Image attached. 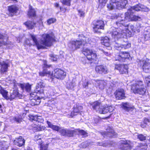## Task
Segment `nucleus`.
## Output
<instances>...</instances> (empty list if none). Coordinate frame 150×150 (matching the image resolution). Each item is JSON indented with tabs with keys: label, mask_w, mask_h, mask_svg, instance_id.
<instances>
[{
	"label": "nucleus",
	"mask_w": 150,
	"mask_h": 150,
	"mask_svg": "<svg viewBox=\"0 0 150 150\" xmlns=\"http://www.w3.org/2000/svg\"><path fill=\"white\" fill-rule=\"evenodd\" d=\"M77 133L76 129H62L61 130V134L63 136H67L68 137L73 136L74 134Z\"/></svg>",
	"instance_id": "nucleus-12"
},
{
	"label": "nucleus",
	"mask_w": 150,
	"mask_h": 150,
	"mask_svg": "<svg viewBox=\"0 0 150 150\" xmlns=\"http://www.w3.org/2000/svg\"><path fill=\"white\" fill-rule=\"evenodd\" d=\"M71 0H61V2L63 5L70 6L71 5Z\"/></svg>",
	"instance_id": "nucleus-38"
},
{
	"label": "nucleus",
	"mask_w": 150,
	"mask_h": 150,
	"mask_svg": "<svg viewBox=\"0 0 150 150\" xmlns=\"http://www.w3.org/2000/svg\"><path fill=\"white\" fill-rule=\"evenodd\" d=\"M97 144L98 145H99V146H103V147H106L108 146L109 143L107 142H97Z\"/></svg>",
	"instance_id": "nucleus-37"
},
{
	"label": "nucleus",
	"mask_w": 150,
	"mask_h": 150,
	"mask_svg": "<svg viewBox=\"0 0 150 150\" xmlns=\"http://www.w3.org/2000/svg\"><path fill=\"white\" fill-rule=\"evenodd\" d=\"M66 75V73L60 69L57 68L55 69L50 76V77L53 79L52 77L57 79H63Z\"/></svg>",
	"instance_id": "nucleus-7"
},
{
	"label": "nucleus",
	"mask_w": 150,
	"mask_h": 150,
	"mask_svg": "<svg viewBox=\"0 0 150 150\" xmlns=\"http://www.w3.org/2000/svg\"><path fill=\"white\" fill-rule=\"evenodd\" d=\"M120 143L121 144L120 148L123 150H127L131 149L129 144L130 142L126 140H121Z\"/></svg>",
	"instance_id": "nucleus-18"
},
{
	"label": "nucleus",
	"mask_w": 150,
	"mask_h": 150,
	"mask_svg": "<svg viewBox=\"0 0 150 150\" xmlns=\"http://www.w3.org/2000/svg\"><path fill=\"white\" fill-rule=\"evenodd\" d=\"M45 86V84L42 81H41L37 83V85L36 86V88L37 89H38L39 88H43Z\"/></svg>",
	"instance_id": "nucleus-42"
},
{
	"label": "nucleus",
	"mask_w": 150,
	"mask_h": 150,
	"mask_svg": "<svg viewBox=\"0 0 150 150\" xmlns=\"http://www.w3.org/2000/svg\"><path fill=\"white\" fill-rule=\"evenodd\" d=\"M94 80H91V81H88L86 80H85V82L83 84V86L84 88H86L88 86V84L89 83L90 84L92 83Z\"/></svg>",
	"instance_id": "nucleus-39"
},
{
	"label": "nucleus",
	"mask_w": 150,
	"mask_h": 150,
	"mask_svg": "<svg viewBox=\"0 0 150 150\" xmlns=\"http://www.w3.org/2000/svg\"><path fill=\"white\" fill-rule=\"evenodd\" d=\"M106 130L107 131L101 132V134L104 137L105 136L112 137L114 132L113 129L110 127H108L106 128Z\"/></svg>",
	"instance_id": "nucleus-17"
},
{
	"label": "nucleus",
	"mask_w": 150,
	"mask_h": 150,
	"mask_svg": "<svg viewBox=\"0 0 150 150\" xmlns=\"http://www.w3.org/2000/svg\"><path fill=\"white\" fill-rule=\"evenodd\" d=\"M95 69L96 72L99 74H106L109 72L107 67L103 65L97 66Z\"/></svg>",
	"instance_id": "nucleus-13"
},
{
	"label": "nucleus",
	"mask_w": 150,
	"mask_h": 150,
	"mask_svg": "<svg viewBox=\"0 0 150 150\" xmlns=\"http://www.w3.org/2000/svg\"><path fill=\"white\" fill-rule=\"evenodd\" d=\"M9 16H12L15 15L18 10V8L15 6H11L8 7Z\"/></svg>",
	"instance_id": "nucleus-21"
},
{
	"label": "nucleus",
	"mask_w": 150,
	"mask_h": 150,
	"mask_svg": "<svg viewBox=\"0 0 150 150\" xmlns=\"http://www.w3.org/2000/svg\"><path fill=\"white\" fill-rule=\"evenodd\" d=\"M30 35L33 41L34 45H35L38 50L45 49V46L50 47L52 42L55 41V37L52 33L42 35L40 42L38 41L36 35L31 34Z\"/></svg>",
	"instance_id": "nucleus-3"
},
{
	"label": "nucleus",
	"mask_w": 150,
	"mask_h": 150,
	"mask_svg": "<svg viewBox=\"0 0 150 150\" xmlns=\"http://www.w3.org/2000/svg\"><path fill=\"white\" fill-rule=\"evenodd\" d=\"M25 150H32V149L29 147H27L25 149Z\"/></svg>",
	"instance_id": "nucleus-61"
},
{
	"label": "nucleus",
	"mask_w": 150,
	"mask_h": 150,
	"mask_svg": "<svg viewBox=\"0 0 150 150\" xmlns=\"http://www.w3.org/2000/svg\"><path fill=\"white\" fill-rule=\"evenodd\" d=\"M108 0H99V2L103 6H104L107 2Z\"/></svg>",
	"instance_id": "nucleus-52"
},
{
	"label": "nucleus",
	"mask_w": 150,
	"mask_h": 150,
	"mask_svg": "<svg viewBox=\"0 0 150 150\" xmlns=\"http://www.w3.org/2000/svg\"><path fill=\"white\" fill-rule=\"evenodd\" d=\"M14 120L18 123H19L22 121L21 119L19 117H15L14 118Z\"/></svg>",
	"instance_id": "nucleus-54"
},
{
	"label": "nucleus",
	"mask_w": 150,
	"mask_h": 150,
	"mask_svg": "<svg viewBox=\"0 0 150 150\" xmlns=\"http://www.w3.org/2000/svg\"><path fill=\"white\" fill-rule=\"evenodd\" d=\"M104 82L103 81H101L100 82L99 84V87L101 89H103L104 87Z\"/></svg>",
	"instance_id": "nucleus-50"
},
{
	"label": "nucleus",
	"mask_w": 150,
	"mask_h": 150,
	"mask_svg": "<svg viewBox=\"0 0 150 150\" xmlns=\"http://www.w3.org/2000/svg\"><path fill=\"white\" fill-rule=\"evenodd\" d=\"M4 37L2 35L0 34V40H1V38H3Z\"/></svg>",
	"instance_id": "nucleus-63"
},
{
	"label": "nucleus",
	"mask_w": 150,
	"mask_h": 150,
	"mask_svg": "<svg viewBox=\"0 0 150 150\" xmlns=\"http://www.w3.org/2000/svg\"><path fill=\"white\" fill-rule=\"evenodd\" d=\"M5 90L0 85V93L1 94L4 92Z\"/></svg>",
	"instance_id": "nucleus-58"
},
{
	"label": "nucleus",
	"mask_w": 150,
	"mask_h": 150,
	"mask_svg": "<svg viewBox=\"0 0 150 150\" xmlns=\"http://www.w3.org/2000/svg\"><path fill=\"white\" fill-rule=\"evenodd\" d=\"M8 92L6 90H5L2 95L7 100H12L16 97L20 98L21 97V95L19 93L17 90H14L13 93H11L10 96H8Z\"/></svg>",
	"instance_id": "nucleus-8"
},
{
	"label": "nucleus",
	"mask_w": 150,
	"mask_h": 150,
	"mask_svg": "<svg viewBox=\"0 0 150 150\" xmlns=\"http://www.w3.org/2000/svg\"><path fill=\"white\" fill-rule=\"evenodd\" d=\"M144 38L145 40H148L150 38V29H145Z\"/></svg>",
	"instance_id": "nucleus-32"
},
{
	"label": "nucleus",
	"mask_w": 150,
	"mask_h": 150,
	"mask_svg": "<svg viewBox=\"0 0 150 150\" xmlns=\"http://www.w3.org/2000/svg\"><path fill=\"white\" fill-rule=\"evenodd\" d=\"M56 20L55 18H51L48 19L47 21V23L48 25H50L51 24L54 23Z\"/></svg>",
	"instance_id": "nucleus-48"
},
{
	"label": "nucleus",
	"mask_w": 150,
	"mask_h": 150,
	"mask_svg": "<svg viewBox=\"0 0 150 150\" xmlns=\"http://www.w3.org/2000/svg\"><path fill=\"white\" fill-rule=\"evenodd\" d=\"M92 108L94 110L99 112L100 110L102 104L100 102L98 101H95L91 104Z\"/></svg>",
	"instance_id": "nucleus-22"
},
{
	"label": "nucleus",
	"mask_w": 150,
	"mask_h": 150,
	"mask_svg": "<svg viewBox=\"0 0 150 150\" xmlns=\"http://www.w3.org/2000/svg\"><path fill=\"white\" fill-rule=\"evenodd\" d=\"M130 57V55L129 52H121L119 54L115 55V60L118 61L120 62H123L128 59Z\"/></svg>",
	"instance_id": "nucleus-9"
},
{
	"label": "nucleus",
	"mask_w": 150,
	"mask_h": 150,
	"mask_svg": "<svg viewBox=\"0 0 150 150\" xmlns=\"http://www.w3.org/2000/svg\"><path fill=\"white\" fill-rule=\"evenodd\" d=\"M12 150H17V149L16 148H13L12 149Z\"/></svg>",
	"instance_id": "nucleus-64"
},
{
	"label": "nucleus",
	"mask_w": 150,
	"mask_h": 150,
	"mask_svg": "<svg viewBox=\"0 0 150 150\" xmlns=\"http://www.w3.org/2000/svg\"><path fill=\"white\" fill-rule=\"evenodd\" d=\"M93 31L95 33H100V30H103L105 24L104 22L101 20H98L94 24Z\"/></svg>",
	"instance_id": "nucleus-10"
},
{
	"label": "nucleus",
	"mask_w": 150,
	"mask_h": 150,
	"mask_svg": "<svg viewBox=\"0 0 150 150\" xmlns=\"http://www.w3.org/2000/svg\"><path fill=\"white\" fill-rule=\"evenodd\" d=\"M7 41V38H5L4 37L3 38H1V40H0V46L2 45H6L7 44L6 42Z\"/></svg>",
	"instance_id": "nucleus-41"
},
{
	"label": "nucleus",
	"mask_w": 150,
	"mask_h": 150,
	"mask_svg": "<svg viewBox=\"0 0 150 150\" xmlns=\"http://www.w3.org/2000/svg\"><path fill=\"white\" fill-rule=\"evenodd\" d=\"M0 65L1 66V68L0 69V73L1 74H3L6 72L8 67V64L4 61L0 60Z\"/></svg>",
	"instance_id": "nucleus-20"
},
{
	"label": "nucleus",
	"mask_w": 150,
	"mask_h": 150,
	"mask_svg": "<svg viewBox=\"0 0 150 150\" xmlns=\"http://www.w3.org/2000/svg\"><path fill=\"white\" fill-rule=\"evenodd\" d=\"M122 107L123 109L129 112L132 111L133 108L132 105L128 103H123Z\"/></svg>",
	"instance_id": "nucleus-26"
},
{
	"label": "nucleus",
	"mask_w": 150,
	"mask_h": 150,
	"mask_svg": "<svg viewBox=\"0 0 150 150\" xmlns=\"http://www.w3.org/2000/svg\"><path fill=\"white\" fill-rule=\"evenodd\" d=\"M47 123L49 127L51 128H52V127L54 125H53L50 122H49L48 121H47Z\"/></svg>",
	"instance_id": "nucleus-57"
},
{
	"label": "nucleus",
	"mask_w": 150,
	"mask_h": 150,
	"mask_svg": "<svg viewBox=\"0 0 150 150\" xmlns=\"http://www.w3.org/2000/svg\"><path fill=\"white\" fill-rule=\"evenodd\" d=\"M147 66L145 65L142 66L143 70L146 73H148L150 72V63H148Z\"/></svg>",
	"instance_id": "nucleus-35"
},
{
	"label": "nucleus",
	"mask_w": 150,
	"mask_h": 150,
	"mask_svg": "<svg viewBox=\"0 0 150 150\" xmlns=\"http://www.w3.org/2000/svg\"><path fill=\"white\" fill-rule=\"evenodd\" d=\"M91 43L89 41V39L86 38L84 36L83 39L81 40H76L71 41L68 44V46L70 50H74L77 49L81 48L83 46L84 47L82 51V53L86 56V57L83 59L85 61H83L84 64L87 63V61H90L95 59L96 57V55L95 53L93 52L92 50L89 49L86 47L91 46Z\"/></svg>",
	"instance_id": "nucleus-1"
},
{
	"label": "nucleus",
	"mask_w": 150,
	"mask_h": 150,
	"mask_svg": "<svg viewBox=\"0 0 150 150\" xmlns=\"http://www.w3.org/2000/svg\"><path fill=\"white\" fill-rule=\"evenodd\" d=\"M45 128V127L44 126L36 125L33 128V130L35 132L42 131L44 130Z\"/></svg>",
	"instance_id": "nucleus-33"
},
{
	"label": "nucleus",
	"mask_w": 150,
	"mask_h": 150,
	"mask_svg": "<svg viewBox=\"0 0 150 150\" xmlns=\"http://www.w3.org/2000/svg\"><path fill=\"white\" fill-rule=\"evenodd\" d=\"M78 12L79 15L80 17H84V16L85 13L84 11L81 10H78Z\"/></svg>",
	"instance_id": "nucleus-51"
},
{
	"label": "nucleus",
	"mask_w": 150,
	"mask_h": 150,
	"mask_svg": "<svg viewBox=\"0 0 150 150\" xmlns=\"http://www.w3.org/2000/svg\"><path fill=\"white\" fill-rule=\"evenodd\" d=\"M137 138L141 141H143L146 140V137L142 134H139L137 135Z\"/></svg>",
	"instance_id": "nucleus-44"
},
{
	"label": "nucleus",
	"mask_w": 150,
	"mask_h": 150,
	"mask_svg": "<svg viewBox=\"0 0 150 150\" xmlns=\"http://www.w3.org/2000/svg\"><path fill=\"white\" fill-rule=\"evenodd\" d=\"M131 89L134 93L142 95L145 94L146 91L144 83L141 81H136L131 85Z\"/></svg>",
	"instance_id": "nucleus-4"
},
{
	"label": "nucleus",
	"mask_w": 150,
	"mask_h": 150,
	"mask_svg": "<svg viewBox=\"0 0 150 150\" xmlns=\"http://www.w3.org/2000/svg\"><path fill=\"white\" fill-rule=\"evenodd\" d=\"M52 129L54 130L59 131L61 133V130H62V129L60 128L58 126L55 125H54Z\"/></svg>",
	"instance_id": "nucleus-47"
},
{
	"label": "nucleus",
	"mask_w": 150,
	"mask_h": 150,
	"mask_svg": "<svg viewBox=\"0 0 150 150\" xmlns=\"http://www.w3.org/2000/svg\"><path fill=\"white\" fill-rule=\"evenodd\" d=\"M40 98H39V99H38V100L36 101V103H35V105H37V104H39L40 103Z\"/></svg>",
	"instance_id": "nucleus-60"
},
{
	"label": "nucleus",
	"mask_w": 150,
	"mask_h": 150,
	"mask_svg": "<svg viewBox=\"0 0 150 150\" xmlns=\"http://www.w3.org/2000/svg\"><path fill=\"white\" fill-rule=\"evenodd\" d=\"M48 144H43L40 146V150H48Z\"/></svg>",
	"instance_id": "nucleus-45"
},
{
	"label": "nucleus",
	"mask_w": 150,
	"mask_h": 150,
	"mask_svg": "<svg viewBox=\"0 0 150 150\" xmlns=\"http://www.w3.org/2000/svg\"><path fill=\"white\" fill-rule=\"evenodd\" d=\"M99 50L101 52V53L103 55H105L106 56H109L110 55V53L108 51H106L103 49L99 48Z\"/></svg>",
	"instance_id": "nucleus-46"
},
{
	"label": "nucleus",
	"mask_w": 150,
	"mask_h": 150,
	"mask_svg": "<svg viewBox=\"0 0 150 150\" xmlns=\"http://www.w3.org/2000/svg\"><path fill=\"white\" fill-rule=\"evenodd\" d=\"M113 110L112 107L111 106H104L102 105L99 110V113L100 114H105L109 112H112Z\"/></svg>",
	"instance_id": "nucleus-19"
},
{
	"label": "nucleus",
	"mask_w": 150,
	"mask_h": 150,
	"mask_svg": "<svg viewBox=\"0 0 150 150\" xmlns=\"http://www.w3.org/2000/svg\"><path fill=\"white\" fill-rule=\"evenodd\" d=\"M40 75L41 76H47V74L49 75V76H50L51 74V73L49 71H48L47 72H45V71H44L42 72H40L39 73Z\"/></svg>",
	"instance_id": "nucleus-43"
},
{
	"label": "nucleus",
	"mask_w": 150,
	"mask_h": 150,
	"mask_svg": "<svg viewBox=\"0 0 150 150\" xmlns=\"http://www.w3.org/2000/svg\"><path fill=\"white\" fill-rule=\"evenodd\" d=\"M121 45L120 44L116 43L115 42V46L116 49L117 50H121Z\"/></svg>",
	"instance_id": "nucleus-53"
},
{
	"label": "nucleus",
	"mask_w": 150,
	"mask_h": 150,
	"mask_svg": "<svg viewBox=\"0 0 150 150\" xmlns=\"http://www.w3.org/2000/svg\"><path fill=\"white\" fill-rule=\"evenodd\" d=\"M101 43L103 45L106 47H108L110 45L109 39L106 36L102 38Z\"/></svg>",
	"instance_id": "nucleus-25"
},
{
	"label": "nucleus",
	"mask_w": 150,
	"mask_h": 150,
	"mask_svg": "<svg viewBox=\"0 0 150 150\" xmlns=\"http://www.w3.org/2000/svg\"><path fill=\"white\" fill-rule=\"evenodd\" d=\"M13 143L15 145L21 147L24 145L25 140L22 137L19 136L15 138L14 140Z\"/></svg>",
	"instance_id": "nucleus-16"
},
{
	"label": "nucleus",
	"mask_w": 150,
	"mask_h": 150,
	"mask_svg": "<svg viewBox=\"0 0 150 150\" xmlns=\"http://www.w3.org/2000/svg\"><path fill=\"white\" fill-rule=\"evenodd\" d=\"M24 24L28 29H33L36 24L33 22L28 21L24 23Z\"/></svg>",
	"instance_id": "nucleus-28"
},
{
	"label": "nucleus",
	"mask_w": 150,
	"mask_h": 150,
	"mask_svg": "<svg viewBox=\"0 0 150 150\" xmlns=\"http://www.w3.org/2000/svg\"><path fill=\"white\" fill-rule=\"evenodd\" d=\"M145 80L147 85L150 83V76L147 77L145 78Z\"/></svg>",
	"instance_id": "nucleus-55"
},
{
	"label": "nucleus",
	"mask_w": 150,
	"mask_h": 150,
	"mask_svg": "<svg viewBox=\"0 0 150 150\" xmlns=\"http://www.w3.org/2000/svg\"><path fill=\"white\" fill-rule=\"evenodd\" d=\"M115 96L117 100L124 99L125 97V91L124 89H118L115 93Z\"/></svg>",
	"instance_id": "nucleus-14"
},
{
	"label": "nucleus",
	"mask_w": 150,
	"mask_h": 150,
	"mask_svg": "<svg viewBox=\"0 0 150 150\" xmlns=\"http://www.w3.org/2000/svg\"><path fill=\"white\" fill-rule=\"evenodd\" d=\"M127 22L125 19H123L119 20L115 23V25L117 27L116 28L110 32L112 37L115 40H118L119 39L124 37L127 30L135 31V29L132 25H128L127 24Z\"/></svg>",
	"instance_id": "nucleus-2"
},
{
	"label": "nucleus",
	"mask_w": 150,
	"mask_h": 150,
	"mask_svg": "<svg viewBox=\"0 0 150 150\" xmlns=\"http://www.w3.org/2000/svg\"><path fill=\"white\" fill-rule=\"evenodd\" d=\"M41 138V137L40 135H35L34 138L35 141L36 142V143L40 145V146H41V145H43Z\"/></svg>",
	"instance_id": "nucleus-31"
},
{
	"label": "nucleus",
	"mask_w": 150,
	"mask_h": 150,
	"mask_svg": "<svg viewBox=\"0 0 150 150\" xmlns=\"http://www.w3.org/2000/svg\"><path fill=\"white\" fill-rule=\"evenodd\" d=\"M21 87L23 90L26 91L27 92H30L31 89V85L29 83L21 84Z\"/></svg>",
	"instance_id": "nucleus-27"
},
{
	"label": "nucleus",
	"mask_w": 150,
	"mask_h": 150,
	"mask_svg": "<svg viewBox=\"0 0 150 150\" xmlns=\"http://www.w3.org/2000/svg\"><path fill=\"white\" fill-rule=\"evenodd\" d=\"M6 144L5 142H3L2 143L1 150H7L8 146L7 145H6Z\"/></svg>",
	"instance_id": "nucleus-49"
},
{
	"label": "nucleus",
	"mask_w": 150,
	"mask_h": 150,
	"mask_svg": "<svg viewBox=\"0 0 150 150\" xmlns=\"http://www.w3.org/2000/svg\"><path fill=\"white\" fill-rule=\"evenodd\" d=\"M147 147V146L145 143L144 144L141 143L135 147L134 150H146Z\"/></svg>",
	"instance_id": "nucleus-29"
},
{
	"label": "nucleus",
	"mask_w": 150,
	"mask_h": 150,
	"mask_svg": "<svg viewBox=\"0 0 150 150\" xmlns=\"http://www.w3.org/2000/svg\"><path fill=\"white\" fill-rule=\"evenodd\" d=\"M144 122L145 124H147L148 123L150 122V119L145 118L144 120Z\"/></svg>",
	"instance_id": "nucleus-56"
},
{
	"label": "nucleus",
	"mask_w": 150,
	"mask_h": 150,
	"mask_svg": "<svg viewBox=\"0 0 150 150\" xmlns=\"http://www.w3.org/2000/svg\"><path fill=\"white\" fill-rule=\"evenodd\" d=\"M82 109L83 107L79 105H76L75 107H74L73 111L71 112V116L72 117L74 115H76L77 114L82 110Z\"/></svg>",
	"instance_id": "nucleus-24"
},
{
	"label": "nucleus",
	"mask_w": 150,
	"mask_h": 150,
	"mask_svg": "<svg viewBox=\"0 0 150 150\" xmlns=\"http://www.w3.org/2000/svg\"><path fill=\"white\" fill-rule=\"evenodd\" d=\"M115 68L118 70L121 74H126L128 73V67L126 65L117 64L115 66Z\"/></svg>",
	"instance_id": "nucleus-15"
},
{
	"label": "nucleus",
	"mask_w": 150,
	"mask_h": 150,
	"mask_svg": "<svg viewBox=\"0 0 150 150\" xmlns=\"http://www.w3.org/2000/svg\"><path fill=\"white\" fill-rule=\"evenodd\" d=\"M59 4L58 3H55L54 4V6L56 7H58L59 6Z\"/></svg>",
	"instance_id": "nucleus-62"
},
{
	"label": "nucleus",
	"mask_w": 150,
	"mask_h": 150,
	"mask_svg": "<svg viewBox=\"0 0 150 150\" xmlns=\"http://www.w3.org/2000/svg\"><path fill=\"white\" fill-rule=\"evenodd\" d=\"M77 132H78L80 135L83 136V137H86L88 136L87 133L83 130H80L79 129H76Z\"/></svg>",
	"instance_id": "nucleus-34"
},
{
	"label": "nucleus",
	"mask_w": 150,
	"mask_h": 150,
	"mask_svg": "<svg viewBox=\"0 0 150 150\" xmlns=\"http://www.w3.org/2000/svg\"><path fill=\"white\" fill-rule=\"evenodd\" d=\"M131 47V44L127 42H126L125 43L121 45V49H126L129 48Z\"/></svg>",
	"instance_id": "nucleus-36"
},
{
	"label": "nucleus",
	"mask_w": 150,
	"mask_h": 150,
	"mask_svg": "<svg viewBox=\"0 0 150 150\" xmlns=\"http://www.w3.org/2000/svg\"><path fill=\"white\" fill-rule=\"evenodd\" d=\"M127 3V0H111L108 4L107 7L110 10L115 8L120 9L125 8Z\"/></svg>",
	"instance_id": "nucleus-5"
},
{
	"label": "nucleus",
	"mask_w": 150,
	"mask_h": 150,
	"mask_svg": "<svg viewBox=\"0 0 150 150\" xmlns=\"http://www.w3.org/2000/svg\"><path fill=\"white\" fill-rule=\"evenodd\" d=\"M29 10L28 12V15L30 17H34L36 16V11L35 10L32 8L31 6H30L29 7Z\"/></svg>",
	"instance_id": "nucleus-30"
},
{
	"label": "nucleus",
	"mask_w": 150,
	"mask_h": 150,
	"mask_svg": "<svg viewBox=\"0 0 150 150\" xmlns=\"http://www.w3.org/2000/svg\"><path fill=\"white\" fill-rule=\"evenodd\" d=\"M142 11L147 12L149 11V8L145 6L139 4L133 6L131 7L127 11H130L131 12H134V11Z\"/></svg>",
	"instance_id": "nucleus-11"
},
{
	"label": "nucleus",
	"mask_w": 150,
	"mask_h": 150,
	"mask_svg": "<svg viewBox=\"0 0 150 150\" xmlns=\"http://www.w3.org/2000/svg\"><path fill=\"white\" fill-rule=\"evenodd\" d=\"M29 117L30 120L32 121H34L38 122H42L43 121V119L40 116L30 115H29Z\"/></svg>",
	"instance_id": "nucleus-23"
},
{
	"label": "nucleus",
	"mask_w": 150,
	"mask_h": 150,
	"mask_svg": "<svg viewBox=\"0 0 150 150\" xmlns=\"http://www.w3.org/2000/svg\"><path fill=\"white\" fill-rule=\"evenodd\" d=\"M134 13L131 12L130 11H127V12L125 13L124 19H125L127 21H136L141 20V18L140 17L133 15Z\"/></svg>",
	"instance_id": "nucleus-6"
},
{
	"label": "nucleus",
	"mask_w": 150,
	"mask_h": 150,
	"mask_svg": "<svg viewBox=\"0 0 150 150\" xmlns=\"http://www.w3.org/2000/svg\"><path fill=\"white\" fill-rule=\"evenodd\" d=\"M51 57L53 58L52 59L53 61H55L57 60V59L56 58L54 57H53V55H52V56H51Z\"/></svg>",
	"instance_id": "nucleus-59"
},
{
	"label": "nucleus",
	"mask_w": 150,
	"mask_h": 150,
	"mask_svg": "<svg viewBox=\"0 0 150 150\" xmlns=\"http://www.w3.org/2000/svg\"><path fill=\"white\" fill-rule=\"evenodd\" d=\"M150 60L149 59H147L146 60H140V63L141 65L143 64V66L145 65L146 66H147L148 63H150Z\"/></svg>",
	"instance_id": "nucleus-40"
}]
</instances>
